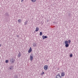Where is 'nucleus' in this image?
Segmentation results:
<instances>
[{
    "instance_id": "obj_25",
    "label": "nucleus",
    "mask_w": 78,
    "mask_h": 78,
    "mask_svg": "<svg viewBox=\"0 0 78 78\" xmlns=\"http://www.w3.org/2000/svg\"><path fill=\"white\" fill-rule=\"evenodd\" d=\"M47 61H48V60H47Z\"/></svg>"
},
{
    "instance_id": "obj_15",
    "label": "nucleus",
    "mask_w": 78,
    "mask_h": 78,
    "mask_svg": "<svg viewBox=\"0 0 78 78\" xmlns=\"http://www.w3.org/2000/svg\"><path fill=\"white\" fill-rule=\"evenodd\" d=\"M70 42H71V41L70 40L68 41V43L69 44H70Z\"/></svg>"
},
{
    "instance_id": "obj_23",
    "label": "nucleus",
    "mask_w": 78,
    "mask_h": 78,
    "mask_svg": "<svg viewBox=\"0 0 78 78\" xmlns=\"http://www.w3.org/2000/svg\"><path fill=\"white\" fill-rule=\"evenodd\" d=\"M24 0H22L21 1V2H22V3L23 2V1H24Z\"/></svg>"
},
{
    "instance_id": "obj_1",
    "label": "nucleus",
    "mask_w": 78,
    "mask_h": 78,
    "mask_svg": "<svg viewBox=\"0 0 78 78\" xmlns=\"http://www.w3.org/2000/svg\"><path fill=\"white\" fill-rule=\"evenodd\" d=\"M34 57L33 54H31L30 55V60L32 61H33V58Z\"/></svg>"
},
{
    "instance_id": "obj_10",
    "label": "nucleus",
    "mask_w": 78,
    "mask_h": 78,
    "mask_svg": "<svg viewBox=\"0 0 78 78\" xmlns=\"http://www.w3.org/2000/svg\"><path fill=\"white\" fill-rule=\"evenodd\" d=\"M39 27H36V28L35 31L37 32V31H39Z\"/></svg>"
},
{
    "instance_id": "obj_12",
    "label": "nucleus",
    "mask_w": 78,
    "mask_h": 78,
    "mask_svg": "<svg viewBox=\"0 0 78 78\" xmlns=\"http://www.w3.org/2000/svg\"><path fill=\"white\" fill-rule=\"evenodd\" d=\"M27 21H26L24 22V25H27Z\"/></svg>"
},
{
    "instance_id": "obj_13",
    "label": "nucleus",
    "mask_w": 78,
    "mask_h": 78,
    "mask_svg": "<svg viewBox=\"0 0 78 78\" xmlns=\"http://www.w3.org/2000/svg\"><path fill=\"white\" fill-rule=\"evenodd\" d=\"M31 2H36V0H31Z\"/></svg>"
},
{
    "instance_id": "obj_17",
    "label": "nucleus",
    "mask_w": 78,
    "mask_h": 78,
    "mask_svg": "<svg viewBox=\"0 0 78 78\" xmlns=\"http://www.w3.org/2000/svg\"><path fill=\"white\" fill-rule=\"evenodd\" d=\"M8 62H9V61H8V60H6V61H5V62L6 63H8Z\"/></svg>"
},
{
    "instance_id": "obj_4",
    "label": "nucleus",
    "mask_w": 78,
    "mask_h": 78,
    "mask_svg": "<svg viewBox=\"0 0 78 78\" xmlns=\"http://www.w3.org/2000/svg\"><path fill=\"white\" fill-rule=\"evenodd\" d=\"M61 76H65V72H62L61 73Z\"/></svg>"
},
{
    "instance_id": "obj_11",
    "label": "nucleus",
    "mask_w": 78,
    "mask_h": 78,
    "mask_svg": "<svg viewBox=\"0 0 78 78\" xmlns=\"http://www.w3.org/2000/svg\"><path fill=\"white\" fill-rule=\"evenodd\" d=\"M33 46L34 47H35L36 46V44L35 43H34L33 44Z\"/></svg>"
},
{
    "instance_id": "obj_3",
    "label": "nucleus",
    "mask_w": 78,
    "mask_h": 78,
    "mask_svg": "<svg viewBox=\"0 0 78 78\" xmlns=\"http://www.w3.org/2000/svg\"><path fill=\"white\" fill-rule=\"evenodd\" d=\"M44 69L45 70H47L48 69V65H45L44 67Z\"/></svg>"
},
{
    "instance_id": "obj_20",
    "label": "nucleus",
    "mask_w": 78,
    "mask_h": 78,
    "mask_svg": "<svg viewBox=\"0 0 78 78\" xmlns=\"http://www.w3.org/2000/svg\"><path fill=\"white\" fill-rule=\"evenodd\" d=\"M6 15L7 16H8V15H9V14H8V13H6Z\"/></svg>"
},
{
    "instance_id": "obj_9",
    "label": "nucleus",
    "mask_w": 78,
    "mask_h": 78,
    "mask_svg": "<svg viewBox=\"0 0 78 78\" xmlns=\"http://www.w3.org/2000/svg\"><path fill=\"white\" fill-rule=\"evenodd\" d=\"M31 51H32V49H31V47H30L28 52V53H31Z\"/></svg>"
},
{
    "instance_id": "obj_18",
    "label": "nucleus",
    "mask_w": 78,
    "mask_h": 78,
    "mask_svg": "<svg viewBox=\"0 0 78 78\" xmlns=\"http://www.w3.org/2000/svg\"><path fill=\"white\" fill-rule=\"evenodd\" d=\"M20 19L19 20H18V22L19 23H21V22H20Z\"/></svg>"
},
{
    "instance_id": "obj_24",
    "label": "nucleus",
    "mask_w": 78,
    "mask_h": 78,
    "mask_svg": "<svg viewBox=\"0 0 78 78\" xmlns=\"http://www.w3.org/2000/svg\"><path fill=\"white\" fill-rule=\"evenodd\" d=\"M0 47H2V45L1 44H0Z\"/></svg>"
},
{
    "instance_id": "obj_8",
    "label": "nucleus",
    "mask_w": 78,
    "mask_h": 78,
    "mask_svg": "<svg viewBox=\"0 0 78 78\" xmlns=\"http://www.w3.org/2000/svg\"><path fill=\"white\" fill-rule=\"evenodd\" d=\"M22 56V54H21V53H20V52H19L17 55L18 58H20V56Z\"/></svg>"
},
{
    "instance_id": "obj_6",
    "label": "nucleus",
    "mask_w": 78,
    "mask_h": 78,
    "mask_svg": "<svg viewBox=\"0 0 78 78\" xmlns=\"http://www.w3.org/2000/svg\"><path fill=\"white\" fill-rule=\"evenodd\" d=\"M13 66H10L9 67V69L10 70H13Z\"/></svg>"
},
{
    "instance_id": "obj_16",
    "label": "nucleus",
    "mask_w": 78,
    "mask_h": 78,
    "mask_svg": "<svg viewBox=\"0 0 78 78\" xmlns=\"http://www.w3.org/2000/svg\"><path fill=\"white\" fill-rule=\"evenodd\" d=\"M73 56V55L72 54H71L69 55L70 57H71V58H72V57Z\"/></svg>"
},
{
    "instance_id": "obj_22",
    "label": "nucleus",
    "mask_w": 78,
    "mask_h": 78,
    "mask_svg": "<svg viewBox=\"0 0 78 78\" xmlns=\"http://www.w3.org/2000/svg\"><path fill=\"white\" fill-rule=\"evenodd\" d=\"M44 72H43L42 73V75L44 74Z\"/></svg>"
},
{
    "instance_id": "obj_21",
    "label": "nucleus",
    "mask_w": 78,
    "mask_h": 78,
    "mask_svg": "<svg viewBox=\"0 0 78 78\" xmlns=\"http://www.w3.org/2000/svg\"><path fill=\"white\" fill-rule=\"evenodd\" d=\"M14 62V60L12 59V62Z\"/></svg>"
},
{
    "instance_id": "obj_14",
    "label": "nucleus",
    "mask_w": 78,
    "mask_h": 78,
    "mask_svg": "<svg viewBox=\"0 0 78 78\" xmlns=\"http://www.w3.org/2000/svg\"><path fill=\"white\" fill-rule=\"evenodd\" d=\"M40 36H42V32H41L40 33Z\"/></svg>"
},
{
    "instance_id": "obj_7",
    "label": "nucleus",
    "mask_w": 78,
    "mask_h": 78,
    "mask_svg": "<svg viewBox=\"0 0 78 78\" xmlns=\"http://www.w3.org/2000/svg\"><path fill=\"white\" fill-rule=\"evenodd\" d=\"M42 38H43V39H46V38H48V37H47V36H44V35H43L42 36Z\"/></svg>"
},
{
    "instance_id": "obj_19",
    "label": "nucleus",
    "mask_w": 78,
    "mask_h": 78,
    "mask_svg": "<svg viewBox=\"0 0 78 78\" xmlns=\"http://www.w3.org/2000/svg\"><path fill=\"white\" fill-rule=\"evenodd\" d=\"M16 37H18V38H19V35H16Z\"/></svg>"
},
{
    "instance_id": "obj_5",
    "label": "nucleus",
    "mask_w": 78,
    "mask_h": 78,
    "mask_svg": "<svg viewBox=\"0 0 78 78\" xmlns=\"http://www.w3.org/2000/svg\"><path fill=\"white\" fill-rule=\"evenodd\" d=\"M56 78H61V76L59 74H58V75L56 76Z\"/></svg>"
},
{
    "instance_id": "obj_2",
    "label": "nucleus",
    "mask_w": 78,
    "mask_h": 78,
    "mask_svg": "<svg viewBox=\"0 0 78 78\" xmlns=\"http://www.w3.org/2000/svg\"><path fill=\"white\" fill-rule=\"evenodd\" d=\"M65 47H66V48L68 47H69V44H68V41H66L65 42Z\"/></svg>"
}]
</instances>
